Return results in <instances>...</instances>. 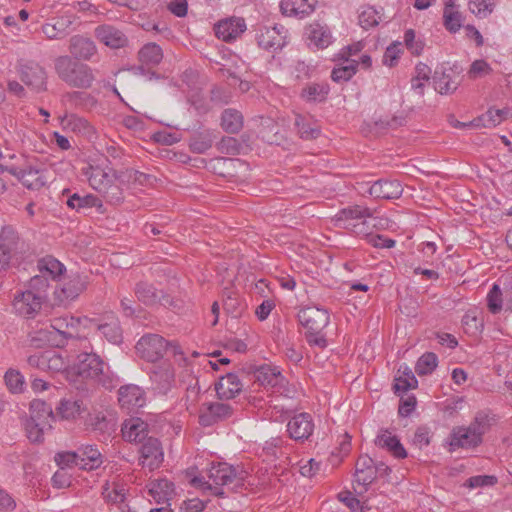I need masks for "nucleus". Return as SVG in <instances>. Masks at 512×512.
<instances>
[{"instance_id": "obj_1", "label": "nucleus", "mask_w": 512, "mask_h": 512, "mask_svg": "<svg viewBox=\"0 0 512 512\" xmlns=\"http://www.w3.org/2000/svg\"><path fill=\"white\" fill-rule=\"evenodd\" d=\"M70 372L86 379H95L106 389L118 384V378L109 371L102 359L95 353H81L70 367Z\"/></svg>"}, {"instance_id": "obj_51", "label": "nucleus", "mask_w": 512, "mask_h": 512, "mask_svg": "<svg viewBox=\"0 0 512 512\" xmlns=\"http://www.w3.org/2000/svg\"><path fill=\"white\" fill-rule=\"evenodd\" d=\"M217 150L226 155H238L242 149V144L234 137H222L216 144Z\"/></svg>"}, {"instance_id": "obj_52", "label": "nucleus", "mask_w": 512, "mask_h": 512, "mask_svg": "<svg viewBox=\"0 0 512 512\" xmlns=\"http://www.w3.org/2000/svg\"><path fill=\"white\" fill-rule=\"evenodd\" d=\"M102 495L110 503H123L125 499L123 486L116 483L112 485L107 483L103 486Z\"/></svg>"}, {"instance_id": "obj_57", "label": "nucleus", "mask_w": 512, "mask_h": 512, "mask_svg": "<svg viewBox=\"0 0 512 512\" xmlns=\"http://www.w3.org/2000/svg\"><path fill=\"white\" fill-rule=\"evenodd\" d=\"M5 383L11 392H20L23 386V377L18 371L8 370L4 376Z\"/></svg>"}, {"instance_id": "obj_62", "label": "nucleus", "mask_w": 512, "mask_h": 512, "mask_svg": "<svg viewBox=\"0 0 512 512\" xmlns=\"http://www.w3.org/2000/svg\"><path fill=\"white\" fill-rule=\"evenodd\" d=\"M404 42L406 47L412 54L419 55L423 50V43L415 40V32L413 29H408L404 33Z\"/></svg>"}, {"instance_id": "obj_38", "label": "nucleus", "mask_w": 512, "mask_h": 512, "mask_svg": "<svg viewBox=\"0 0 512 512\" xmlns=\"http://www.w3.org/2000/svg\"><path fill=\"white\" fill-rule=\"evenodd\" d=\"M139 61L145 65H158L163 59V51L156 43L145 44L138 53Z\"/></svg>"}, {"instance_id": "obj_26", "label": "nucleus", "mask_w": 512, "mask_h": 512, "mask_svg": "<svg viewBox=\"0 0 512 512\" xmlns=\"http://www.w3.org/2000/svg\"><path fill=\"white\" fill-rule=\"evenodd\" d=\"M147 423L140 418H131L122 425L123 438L130 442H142L147 437Z\"/></svg>"}, {"instance_id": "obj_10", "label": "nucleus", "mask_w": 512, "mask_h": 512, "mask_svg": "<svg viewBox=\"0 0 512 512\" xmlns=\"http://www.w3.org/2000/svg\"><path fill=\"white\" fill-rule=\"evenodd\" d=\"M140 447V464L150 471L157 469L163 462V451L160 441L154 437H148L142 441Z\"/></svg>"}, {"instance_id": "obj_28", "label": "nucleus", "mask_w": 512, "mask_h": 512, "mask_svg": "<svg viewBox=\"0 0 512 512\" xmlns=\"http://www.w3.org/2000/svg\"><path fill=\"white\" fill-rule=\"evenodd\" d=\"M216 138L213 130L195 132L189 139V148L193 153L203 154L212 147Z\"/></svg>"}, {"instance_id": "obj_7", "label": "nucleus", "mask_w": 512, "mask_h": 512, "mask_svg": "<svg viewBox=\"0 0 512 512\" xmlns=\"http://www.w3.org/2000/svg\"><path fill=\"white\" fill-rule=\"evenodd\" d=\"M43 303L41 296H36L31 291L25 290L14 296L12 306L17 315L33 319L41 311Z\"/></svg>"}, {"instance_id": "obj_59", "label": "nucleus", "mask_w": 512, "mask_h": 512, "mask_svg": "<svg viewBox=\"0 0 512 512\" xmlns=\"http://www.w3.org/2000/svg\"><path fill=\"white\" fill-rule=\"evenodd\" d=\"M469 10L479 17H486L492 12V3L487 0H470Z\"/></svg>"}, {"instance_id": "obj_46", "label": "nucleus", "mask_w": 512, "mask_h": 512, "mask_svg": "<svg viewBox=\"0 0 512 512\" xmlns=\"http://www.w3.org/2000/svg\"><path fill=\"white\" fill-rule=\"evenodd\" d=\"M346 64L334 68L331 72V79L334 82H346L350 80L357 72L358 62L356 60H352L351 62H345Z\"/></svg>"}, {"instance_id": "obj_35", "label": "nucleus", "mask_w": 512, "mask_h": 512, "mask_svg": "<svg viewBox=\"0 0 512 512\" xmlns=\"http://www.w3.org/2000/svg\"><path fill=\"white\" fill-rule=\"evenodd\" d=\"M374 211L370 209V216H365L361 220L355 223H350L346 226V229H350L354 234L358 236H365L367 241L370 236H373V226H377L376 222H381L378 217H375Z\"/></svg>"}, {"instance_id": "obj_61", "label": "nucleus", "mask_w": 512, "mask_h": 512, "mask_svg": "<svg viewBox=\"0 0 512 512\" xmlns=\"http://www.w3.org/2000/svg\"><path fill=\"white\" fill-rule=\"evenodd\" d=\"M400 46H401V43L396 42L386 48V51L383 55L384 65L393 67L396 64L397 60L400 57V53H401Z\"/></svg>"}, {"instance_id": "obj_4", "label": "nucleus", "mask_w": 512, "mask_h": 512, "mask_svg": "<svg viewBox=\"0 0 512 512\" xmlns=\"http://www.w3.org/2000/svg\"><path fill=\"white\" fill-rule=\"evenodd\" d=\"M90 173H86L90 186L101 193L107 202L117 205L124 199L120 182L125 179H117L114 174L110 175L100 167H90Z\"/></svg>"}, {"instance_id": "obj_8", "label": "nucleus", "mask_w": 512, "mask_h": 512, "mask_svg": "<svg viewBox=\"0 0 512 512\" xmlns=\"http://www.w3.org/2000/svg\"><path fill=\"white\" fill-rule=\"evenodd\" d=\"M300 324L309 332H322L329 324V314L326 310L317 307H305L298 312Z\"/></svg>"}, {"instance_id": "obj_42", "label": "nucleus", "mask_w": 512, "mask_h": 512, "mask_svg": "<svg viewBox=\"0 0 512 512\" xmlns=\"http://www.w3.org/2000/svg\"><path fill=\"white\" fill-rule=\"evenodd\" d=\"M443 18L444 26L449 32L456 33L459 31L462 26V16L460 12L454 10V4L452 2L445 4Z\"/></svg>"}, {"instance_id": "obj_22", "label": "nucleus", "mask_w": 512, "mask_h": 512, "mask_svg": "<svg viewBox=\"0 0 512 512\" xmlns=\"http://www.w3.org/2000/svg\"><path fill=\"white\" fill-rule=\"evenodd\" d=\"M95 36L99 41L113 49L125 47L128 43L125 34L111 25L98 26L95 29Z\"/></svg>"}, {"instance_id": "obj_12", "label": "nucleus", "mask_w": 512, "mask_h": 512, "mask_svg": "<svg viewBox=\"0 0 512 512\" xmlns=\"http://www.w3.org/2000/svg\"><path fill=\"white\" fill-rule=\"evenodd\" d=\"M209 479L215 485H242L244 480L243 472H239L235 467L227 463L213 464L209 470Z\"/></svg>"}, {"instance_id": "obj_34", "label": "nucleus", "mask_w": 512, "mask_h": 512, "mask_svg": "<svg viewBox=\"0 0 512 512\" xmlns=\"http://www.w3.org/2000/svg\"><path fill=\"white\" fill-rule=\"evenodd\" d=\"M509 115V109H489L485 114L471 121V124L475 127H495Z\"/></svg>"}, {"instance_id": "obj_43", "label": "nucleus", "mask_w": 512, "mask_h": 512, "mask_svg": "<svg viewBox=\"0 0 512 512\" xmlns=\"http://www.w3.org/2000/svg\"><path fill=\"white\" fill-rule=\"evenodd\" d=\"M98 330L111 343L119 344L122 341V330L119 321L114 317L110 322L98 325Z\"/></svg>"}, {"instance_id": "obj_31", "label": "nucleus", "mask_w": 512, "mask_h": 512, "mask_svg": "<svg viewBox=\"0 0 512 512\" xmlns=\"http://www.w3.org/2000/svg\"><path fill=\"white\" fill-rule=\"evenodd\" d=\"M66 204L69 208L74 209L76 211L85 210L88 208H97L98 211L103 212V204L102 201L93 194H86L81 196L78 193H74L66 201Z\"/></svg>"}, {"instance_id": "obj_40", "label": "nucleus", "mask_w": 512, "mask_h": 512, "mask_svg": "<svg viewBox=\"0 0 512 512\" xmlns=\"http://www.w3.org/2000/svg\"><path fill=\"white\" fill-rule=\"evenodd\" d=\"M433 83L435 90L440 94L453 93L459 85V81L453 79L449 74L438 71L433 76Z\"/></svg>"}, {"instance_id": "obj_14", "label": "nucleus", "mask_w": 512, "mask_h": 512, "mask_svg": "<svg viewBox=\"0 0 512 512\" xmlns=\"http://www.w3.org/2000/svg\"><path fill=\"white\" fill-rule=\"evenodd\" d=\"M313 430L312 416L306 412L293 416L287 424L289 436L295 441L307 440L312 435Z\"/></svg>"}, {"instance_id": "obj_48", "label": "nucleus", "mask_w": 512, "mask_h": 512, "mask_svg": "<svg viewBox=\"0 0 512 512\" xmlns=\"http://www.w3.org/2000/svg\"><path fill=\"white\" fill-rule=\"evenodd\" d=\"M52 428L51 424L39 423L31 420L26 422L27 437L31 442L41 443L44 440V432Z\"/></svg>"}, {"instance_id": "obj_20", "label": "nucleus", "mask_w": 512, "mask_h": 512, "mask_svg": "<svg viewBox=\"0 0 512 512\" xmlns=\"http://www.w3.org/2000/svg\"><path fill=\"white\" fill-rule=\"evenodd\" d=\"M255 380L260 385L271 388L274 393L281 392V388L284 384L285 378L276 367L268 365L260 366L255 371Z\"/></svg>"}, {"instance_id": "obj_60", "label": "nucleus", "mask_w": 512, "mask_h": 512, "mask_svg": "<svg viewBox=\"0 0 512 512\" xmlns=\"http://www.w3.org/2000/svg\"><path fill=\"white\" fill-rule=\"evenodd\" d=\"M497 483V478L492 475H477L470 477L466 481V486L469 488L493 486Z\"/></svg>"}, {"instance_id": "obj_64", "label": "nucleus", "mask_w": 512, "mask_h": 512, "mask_svg": "<svg viewBox=\"0 0 512 512\" xmlns=\"http://www.w3.org/2000/svg\"><path fill=\"white\" fill-rule=\"evenodd\" d=\"M50 361V352L36 353L28 357V364L40 370H47Z\"/></svg>"}, {"instance_id": "obj_19", "label": "nucleus", "mask_w": 512, "mask_h": 512, "mask_svg": "<svg viewBox=\"0 0 512 512\" xmlns=\"http://www.w3.org/2000/svg\"><path fill=\"white\" fill-rule=\"evenodd\" d=\"M118 400L122 408L133 410L145 405V392L142 388L134 384H128L120 387L118 391Z\"/></svg>"}, {"instance_id": "obj_15", "label": "nucleus", "mask_w": 512, "mask_h": 512, "mask_svg": "<svg viewBox=\"0 0 512 512\" xmlns=\"http://www.w3.org/2000/svg\"><path fill=\"white\" fill-rule=\"evenodd\" d=\"M149 375L151 382L155 385L154 389L159 393H166L174 381V369L167 361L153 365Z\"/></svg>"}, {"instance_id": "obj_17", "label": "nucleus", "mask_w": 512, "mask_h": 512, "mask_svg": "<svg viewBox=\"0 0 512 512\" xmlns=\"http://www.w3.org/2000/svg\"><path fill=\"white\" fill-rule=\"evenodd\" d=\"M214 29L219 39L225 42H231L245 32L246 23L241 17H231L219 21Z\"/></svg>"}, {"instance_id": "obj_33", "label": "nucleus", "mask_w": 512, "mask_h": 512, "mask_svg": "<svg viewBox=\"0 0 512 512\" xmlns=\"http://www.w3.org/2000/svg\"><path fill=\"white\" fill-rule=\"evenodd\" d=\"M481 440L474 439L472 433L466 427L454 428L451 433L450 446L456 448H475L481 444Z\"/></svg>"}, {"instance_id": "obj_24", "label": "nucleus", "mask_w": 512, "mask_h": 512, "mask_svg": "<svg viewBox=\"0 0 512 512\" xmlns=\"http://www.w3.org/2000/svg\"><path fill=\"white\" fill-rule=\"evenodd\" d=\"M242 383L234 373H227L216 384V393L219 399H232L242 391Z\"/></svg>"}, {"instance_id": "obj_9", "label": "nucleus", "mask_w": 512, "mask_h": 512, "mask_svg": "<svg viewBox=\"0 0 512 512\" xmlns=\"http://www.w3.org/2000/svg\"><path fill=\"white\" fill-rule=\"evenodd\" d=\"M239 409L240 406L237 403H234V405L223 402L209 403L206 409L201 411L199 422L203 426H211L218 421L230 418Z\"/></svg>"}, {"instance_id": "obj_11", "label": "nucleus", "mask_w": 512, "mask_h": 512, "mask_svg": "<svg viewBox=\"0 0 512 512\" xmlns=\"http://www.w3.org/2000/svg\"><path fill=\"white\" fill-rule=\"evenodd\" d=\"M20 77L22 82L34 92L38 93L46 90L47 75L44 68L39 64L34 62L23 64L20 68Z\"/></svg>"}, {"instance_id": "obj_32", "label": "nucleus", "mask_w": 512, "mask_h": 512, "mask_svg": "<svg viewBox=\"0 0 512 512\" xmlns=\"http://www.w3.org/2000/svg\"><path fill=\"white\" fill-rule=\"evenodd\" d=\"M87 408L81 400L62 399L56 407L57 414L65 420H73L85 412Z\"/></svg>"}, {"instance_id": "obj_44", "label": "nucleus", "mask_w": 512, "mask_h": 512, "mask_svg": "<svg viewBox=\"0 0 512 512\" xmlns=\"http://www.w3.org/2000/svg\"><path fill=\"white\" fill-rule=\"evenodd\" d=\"M62 125L64 128L80 134H88L92 130L91 125L86 119L75 114L66 115L62 119Z\"/></svg>"}, {"instance_id": "obj_25", "label": "nucleus", "mask_w": 512, "mask_h": 512, "mask_svg": "<svg viewBox=\"0 0 512 512\" xmlns=\"http://www.w3.org/2000/svg\"><path fill=\"white\" fill-rule=\"evenodd\" d=\"M375 444L383 449H386L394 457L403 459L407 456V452L397 436L391 435L388 430H381L375 439Z\"/></svg>"}, {"instance_id": "obj_29", "label": "nucleus", "mask_w": 512, "mask_h": 512, "mask_svg": "<svg viewBox=\"0 0 512 512\" xmlns=\"http://www.w3.org/2000/svg\"><path fill=\"white\" fill-rule=\"evenodd\" d=\"M22 243L18 233L11 226H4L0 231V250H3L10 258L16 255Z\"/></svg>"}, {"instance_id": "obj_3", "label": "nucleus", "mask_w": 512, "mask_h": 512, "mask_svg": "<svg viewBox=\"0 0 512 512\" xmlns=\"http://www.w3.org/2000/svg\"><path fill=\"white\" fill-rule=\"evenodd\" d=\"M37 268L39 274L33 276L27 286V291H31L36 296H41V301L47 298V288L49 279L56 280L65 270L64 265L52 256H46L38 260Z\"/></svg>"}, {"instance_id": "obj_54", "label": "nucleus", "mask_w": 512, "mask_h": 512, "mask_svg": "<svg viewBox=\"0 0 512 512\" xmlns=\"http://www.w3.org/2000/svg\"><path fill=\"white\" fill-rule=\"evenodd\" d=\"M502 292L499 285L494 284L487 295V305L490 312L496 314L502 309Z\"/></svg>"}, {"instance_id": "obj_16", "label": "nucleus", "mask_w": 512, "mask_h": 512, "mask_svg": "<svg viewBox=\"0 0 512 512\" xmlns=\"http://www.w3.org/2000/svg\"><path fill=\"white\" fill-rule=\"evenodd\" d=\"M368 193L376 199L394 200L402 196L403 187L397 180L379 179L369 187Z\"/></svg>"}, {"instance_id": "obj_36", "label": "nucleus", "mask_w": 512, "mask_h": 512, "mask_svg": "<svg viewBox=\"0 0 512 512\" xmlns=\"http://www.w3.org/2000/svg\"><path fill=\"white\" fill-rule=\"evenodd\" d=\"M309 39L319 48H326L332 41V35L327 26L320 23L311 24L308 29Z\"/></svg>"}, {"instance_id": "obj_53", "label": "nucleus", "mask_w": 512, "mask_h": 512, "mask_svg": "<svg viewBox=\"0 0 512 512\" xmlns=\"http://www.w3.org/2000/svg\"><path fill=\"white\" fill-rule=\"evenodd\" d=\"M492 71L493 69L485 60L478 59L473 61L470 65L467 76L469 79L475 80L491 74Z\"/></svg>"}, {"instance_id": "obj_30", "label": "nucleus", "mask_w": 512, "mask_h": 512, "mask_svg": "<svg viewBox=\"0 0 512 512\" xmlns=\"http://www.w3.org/2000/svg\"><path fill=\"white\" fill-rule=\"evenodd\" d=\"M55 416L52 406L41 399H34L30 403V418L28 420L51 424Z\"/></svg>"}, {"instance_id": "obj_41", "label": "nucleus", "mask_w": 512, "mask_h": 512, "mask_svg": "<svg viewBox=\"0 0 512 512\" xmlns=\"http://www.w3.org/2000/svg\"><path fill=\"white\" fill-rule=\"evenodd\" d=\"M329 86L324 83H312L302 90L301 96L307 101L323 102L329 94Z\"/></svg>"}, {"instance_id": "obj_58", "label": "nucleus", "mask_w": 512, "mask_h": 512, "mask_svg": "<svg viewBox=\"0 0 512 512\" xmlns=\"http://www.w3.org/2000/svg\"><path fill=\"white\" fill-rule=\"evenodd\" d=\"M42 32L45 37L49 40L60 39L65 37V29L63 24L57 22L55 24L46 23L42 26Z\"/></svg>"}, {"instance_id": "obj_47", "label": "nucleus", "mask_w": 512, "mask_h": 512, "mask_svg": "<svg viewBox=\"0 0 512 512\" xmlns=\"http://www.w3.org/2000/svg\"><path fill=\"white\" fill-rule=\"evenodd\" d=\"M295 126L298 129L300 137L305 140L316 139L321 133V130L318 126H311L308 122H306L305 117L300 114H296Z\"/></svg>"}, {"instance_id": "obj_49", "label": "nucleus", "mask_w": 512, "mask_h": 512, "mask_svg": "<svg viewBox=\"0 0 512 512\" xmlns=\"http://www.w3.org/2000/svg\"><path fill=\"white\" fill-rule=\"evenodd\" d=\"M355 482L362 487L361 490L357 491L359 495H363L368 491V487L376 480L377 478V469H358L355 470Z\"/></svg>"}, {"instance_id": "obj_23", "label": "nucleus", "mask_w": 512, "mask_h": 512, "mask_svg": "<svg viewBox=\"0 0 512 512\" xmlns=\"http://www.w3.org/2000/svg\"><path fill=\"white\" fill-rule=\"evenodd\" d=\"M79 468L83 470H94L103 463L102 455L94 445H83L76 450Z\"/></svg>"}, {"instance_id": "obj_45", "label": "nucleus", "mask_w": 512, "mask_h": 512, "mask_svg": "<svg viewBox=\"0 0 512 512\" xmlns=\"http://www.w3.org/2000/svg\"><path fill=\"white\" fill-rule=\"evenodd\" d=\"M438 365V358L433 352L424 353L417 361L415 371L418 375L431 374Z\"/></svg>"}, {"instance_id": "obj_6", "label": "nucleus", "mask_w": 512, "mask_h": 512, "mask_svg": "<svg viewBox=\"0 0 512 512\" xmlns=\"http://www.w3.org/2000/svg\"><path fill=\"white\" fill-rule=\"evenodd\" d=\"M167 341L158 334L142 336L136 344V351L141 358L156 362L163 357L167 349Z\"/></svg>"}, {"instance_id": "obj_39", "label": "nucleus", "mask_w": 512, "mask_h": 512, "mask_svg": "<svg viewBox=\"0 0 512 512\" xmlns=\"http://www.w3.org/2000/svg\"><path fill=\"white\" fill-rule=\"evenodd\" d=\"M64 100L74 107L93 108L97 105V100L91 94L81 91L67 92L63 96Z\"/></svg>"}, {"instance_id": "obj_2", "label": "nucleus", "mask_w": 512, "mask_h": 512, "mask_svg": "<svg viewBox=\"0 0 512 512\" xmlns=\"http://www.w3.org/2000/svg\"><path fill=\"white\" fill-rule=\"evenodd\" d=\"M54 68L57 76L70 87L88 89L95 80L90 66L68 55L58 56L54 60Z\"/></svg>"}, {"instance_id": "obj_55", "label": "nucleus", "mask_w": 512, "mask_h": 512, "mask_svg": "<svg viewBox=\"0 0 512 512\" xmlns=\"http://www.w3.org/2000/svg\"><path fill=\"white\" fill-rule=\"evenodd\" d=\"M379 19L378 12L373 7H367L359 15V24L362 28L369 29L377 26Z\"/></svg>"}, {"instance_id": "obj_37", "label": "nucleus", "mask_w": 512, "mask_h": 512, "mask_svg": "<svg viewBox=\"0 0 512 512\" xmlns=\"http://www.w3.org/2000/svg\"><path fill=\"white\" fill-rule=\"evenodd\" d=\"M221 126L228 133H238L243 127V116L235 109H225L221 116Z\"/></svg>"}, {"instance_id": "obj_21", "label": "nucleus", "mask_w": 512, "mask_h": 512, "mask_svg": "<svg viewBox=\"0 0 512 512\" xmlns=\"http://www.w3.org/2000/svg\"><path fill=\"white\" fill-rule=\"evenodd\" d=\"M86 288L84 278L78 274H71L63 281L61 287L55 290V296L60 302L73 300Z\"/></svg>"}, {"instance_id": "obj_50", "label": "nucleus", "mask_w": 512, "mask_h": 512, "mask_svg": "<svg viewBox=\"0 0 512 512\" xmlns=\"http://www.w3.org/2000/svg\"><path fill=\"white\" fill-rule=\"evenodd\" d=\"M172 487L173 484L169 481L159 480L155 483H152L151 488L149 489V493L157 502H160L161 500H166L168 495L172 493Z\"/></svg>"}, {"instance_id": "obj_5", "label": "nucleus", "mask_w": 512, "mask_h": 512, "mask_svg": "<svg viewBox=\"0 0 512 512\" xmlns=\"http://www.w3.org/2000/svg\"><path fill=\"white\" fill-rule=\"evenodd\" d=\"M137 299L147 306L162 305L164 307L175 308L176 301L163 290H158L153 284L146 281H140L134 289Z\"/></svg>"}, {"instance_id": "obj_27", "label": "nucleus", "mask_w": 512, "mask_h": 512, "mask_svg": "<svg viewBox=\"0 0 512 512\" xmlns=\"http://www.w3.org/2000/svg\"><path fill=\"white\" fill-rule=\"evenodd\" d=\"M365 216H370V208L361 205H353L341 209L335 216L337 225L346 228L350 223H355Z\"/></svg>"}, {"instance_id": "obj_56", "label": "nucleus", "mask_w": 512, "mask_h": 512, "mask_svg": "<svg viewBox=\"0 0 512 512\" xmlns=\"http://www.w3.org/2000/svg\"><path fill=\"white\" fill-rule=\"evenodd\" d=\"M54 459L61 470L72 466L79 467L76 451L59 452L55 455Z\"/></svg>"}, {"instance_id": "obj_13", "label": "nucleus", "mask_w": 512, "mask_h": 512, "mask_svg": "<svg viewBox=\"0 0 512 512\" xmlns=\"http://www.w3.org/2000/svg\"><path fill=\"white\" fill-rule=\"evenodd\" d=\"M285 33L283 26L263 27L257 34V43L265 50L276 51L286 44Z\"/></svg>"}, {"instance_id": "obj_18", "label": "nucleus", "mask_w": 512, "mask_h": 512, "mask_svg": "<svg viewBox=\"0 0 512 512\" xmlns=\"http://www.w3.org/2000/svg\"><path fill=\"white\" fill-rule=\"evenodd\" d=\"M69 52L74 60L88 61L97 52L94 41L82 35H74L69 40Z\"/></svg>"}, {"instance_id": "obj_63", "label": "nucleus", "mask_w": 512, "mask_h": 512, "mask_svg": "<svg viewBox=\"0 0 512 512\" xmlns=\"http://www.w3.org/2000/svg\"><path fill=\"white\" fill-rule=\"evenodd\" d=\"M280 9L286 16L308 14L307 9H301L296 0H281Z\"/></svg>"}]
</instances>
